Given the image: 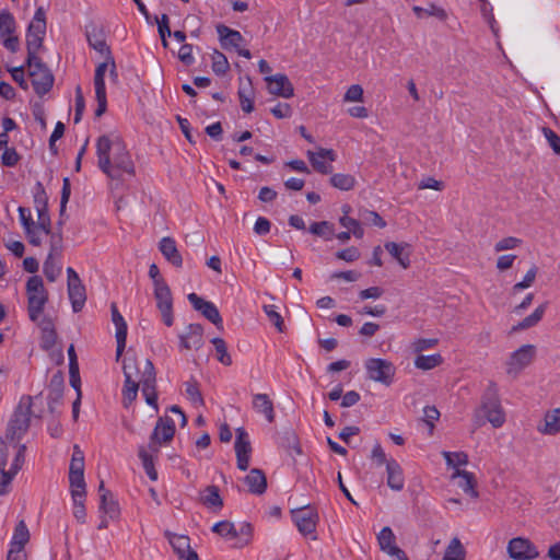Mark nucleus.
<instances>
[{
	"mask_svg": "<svg viewBox=\"0 0 560 560\" xmlns=\"http://www.w3.org/2000/svg\"><path fill=\"white\" fill-rule=\"evenodd\" d=\"M211 343L214 347L217 360L223 365L230 366L232 364V358L228 352L225 341L222 338L215 337L211 339Z\"/></svg>",
	"mask_w": 560,
	"mask_h": 560,
	"instance_id": "obj_48",
	"label": "nucleus"
},
{
	"mask_svg": "<svg viewBox=\"0 0 560 560\" xmlns=\"http://www.w3.org/2000/svg\"><path fill=\"white\" fill-rule=\"evenodd\" d=\"M138 455L142 462L145 474L152 481H155L158 479V471L154 468V456L143 447H140Z\"/></svg>",
	"mask_w": 560,
	"mask_h": 560,
	"instance_id": "obj_49",
	"label": "nucleus"
},
{
	"mask_svg": "<svg viewBox=\"0 0 560 560\" xmlns=\"http://www.w3.org/2000/svg\"><path fill=\"white\" fill-rule=\"evenodd\" d=\"M43 38H44L43 35L26 33L27 59L35 60V58H39L37 56V51L42 47Z\"/></svg>",
	"mask_w": 560,
	"mask_h": 560,
	"instance_id": "obj_55",
	"label": "nucleus"
},
{
	"mask_svg": "<svg viewBox=\"0 0 560 560\" xmlns=\"http://www.w3.org/2000/svg\"><path fill=\"white\" fill-rule=\"evenodd\" d=\"M248 490L254 494H262L267 488L265 474L257 468L252 469L244 479Z\"/></svg>",
	"mask_w": 560,
	"mask_h": 560,
	"instance_id": "obj_30",
	"label": "nucleus"
},
{
	"mask_svg": "<svg viewBox=\"0 0 560 560\" xmlns=\"http://www.w3.org/2000/svg\"><path fill=\"white\" fill-rule=\"evenodd\" d=\"M438 342L439 340L436 338H419L412 341L411 348L415 353H420L434 348Z\"/></svg>",
	"mask_w": 560,
	"mask_h": 560,
	"instance_id": "obj_63",
	"label": "nucleus"
},
{
	"mask_svg": "<svg viewBox=\"0 0 560 560\" xmlns=\"http://www.w3.org/2000/svg\"><path fill=\"white\" fill-rule=\"evenodd\" d=\"M86 38L90 47H92L94 50L102 55L110 56L109 48L107 47L104 36L101 32L93 28V31L86 33Z\"/></svg>",
	"mask_w": 560,
	"mask_h": 560,
	"instance_id": "obj_38",
	"label": "nucleus"
},
{
	"mask_svg": "<svg viewBox=\"0 0 560 560\" xmlns=\"http://www.w3.org/2000/svg\"><path fill=\"white\" fill-rule=\"evenodd\" d=\"M63 377L60 373L52 375L48 386V408L51 412L60 404L63 394Z\"/></svg>",
	"mask_w": 560,
	"mask_h": 560,
	"instance_id": "obj_24",
	"label": "nucleus"
},
{
	"mask_svg": "<svg viewBox=\"0 0 560 560\" xmlns=\"http://www.w3.org/2000/svg\"><path fill=\"white\" fill-rule=\"evenodd\" d=\"M442 456L445 459L447 468L464 467L468 464V455L465 452L443 451Z\"/></svg>",
	"mask_w": 560,
	"mask_h": 560,
	"instance_id": "obj_45",
	"label": "nucleus"
},
{
	"mask_svg": "<svg viewBox=\"0 0 560 560\" xmlns=\"http://www.w3.org/2000/svg\"><path fill=\"white\" fill-rule=\"evenodd\" d=\"M307 158L317 172L329 174L332 172L331 163L336 160V153L331 149H318V151H307Z\"/></svg>",
	"mask_w": 560,
	"mask_h": 560,
	"instance_id": "obj_16",
	"label": "nucleus"
},
{
	"mask_svg": "<svg viewBox=\"0 0 560 560\" xmlns=\"http://www.w3.org/2000/svg\"><path fill=\"white\" fill-rule=\"evenodd\" d=\"M211 61L212 71L218 75L225 74L230 68L228 58L217 49L211 55Z\"/></svg>",
	"mask_w": 560,
	"mask_h": 560,
	"instance_id": "obj_52",
	"label": "nucleus"
},
{
	"mask_svg": "<svg viewBox=\"0 0 560 560\" xmlns=\"http://www.w3.org/2000/svg\"><path fill=\"white\" fill-rule=\"evenodd\" d=\"M238 100L243 112L249 114L254 110V96L255 91L253 86L252 79L246 77L244 79H240L238 86Z\"/></svg>",
	"mask_w": 560,
	"mask_h": 560,
	"instance_id": "obj_21",
	"label": "nucleus"
},
{
	"mask_svg": "<svg viewBox=\"0 0 560 560\" xmlns=\"http://www.w3.org/2000/svg\"><path fill=\"white\" fill-rule=\"evenodd\" d=\"M69 472L80 474L84 472V454L78 445L73 447V454L70 462Z\"/></svg>",
	"mask_w": 560,
	"mask_h": 560,
	"instance_id": "obj_58",
	"label": "nucleus"
},
{
	"mask_svg": "<svg viewBox=\"0 0 560 560\" xmlns=\"http://www.w3.org/2000/svg\"><path fill=\"white\" fill-rule=\"evenodd\" d=\"M159 248L168 262L175 267H182L183 258L177 249L176 242L172 237H163L160 241Z\"/></svg>",
	"mask_w": 560,
	"mask_h": 560,
	"instance_id": "obj_27",
	"label": "nucleus"
},
{
	"mask_svg": "<svg viewBox=\"0 0 560 560\" xmlns=\"http://www.w3.org/2000/svg\"><path fill=\"white\" fill-rule=\"evenodd\" d=\"M387 486L394 491H400L405 487V477L399 463L390 458L386 466Z\"/></svg>",
	"mask_w": 560,
	"mask_h": 560,
	"instance_id": "obj_23",
	"label": "nucleus"
},
{
	"mask_svg": "<svg viewBox=\"0 0 560 560\" xmlns=\"http://www.w3.org/2000/svg\"><path fill=\"white\" fill-rule=\"evenodd\" d=\"M212 532L232 541L233 547L243 548L252 541L253 527L249 523H241L237 527L229 521H221L212 526Z\"/></svg>",
	"mask_w": 560,
	"mask_h": 560,
	"instance_id": "obj_5",
	"label": "nucleus"
},
{
	"mask_svg": "<svg viewBox=\"0 0 560 560\" xmlns=\"http://www.w3.org/2000/svg\"><path fill=\"white\" fill-rule=\"evenodd\" d=\"M188 301L195 310L200 312L208 320L214 324L218 328H223V320L218 307L209 301H205L196 293L188 294Z\"/></svg>",
	"mask_w": 560,
	"mask_h": 560,
	"instance_id": "obj_14",
	"label": "nucleus"
},
{
	"mask_svg": "<svg viewBox=\"0 0 560 560\" xmlns=\"http://www.w3.org/2000/svg\"><path fill=\"white\" fill-rule=\"evenodd\" d=\"M147 372L145 378L143 380V387H141L142 396L145 402L151 406L156 412L158 406V394L155 390L156 373L153 364L145 363Z\"/></svg>",
	"mask_w": 560,
	"mask_h": 560,
	"instance_id": "obj_17",
	"label": "nucleus"
},
{
	"mask_svg": "<svg viewBox=\"0 0 560 560\" xmlns=\"http://www.w3.org/2000/svg\"><path fill=\"white\" fill-rule=\"evenodd\" d=\"M201 501L208 508L221 509L223 505V501L219 493V488L217 486H208L201 492Z\"/></svg>",
	"mask_w": 560,
	"mask_h": 560,
	"instance_id": "obj_39",
	"label": "nucleus"
},
{
	"mask_svg": "<svg viewBox=\"0 0 560 560\" xmlns=\"http://www.w3.org/2000/svg\"><path fill=\"white\" fill-rule=\"evenodd\" d=\"M262 310L269 322L277 328V330L280 332L284 331L283 318L277 311V306L272 304L264 305Z\"/></svg>",
	"mask_w": 560,
	"mask_h": 560,
	"instance_id": "obj_56",
	"label": "nucleus"
},
{
	"mask_svg": "<svg viewBox=\"0 0 560 560\" xmlns=\"http://www.w3.org/2000/svg\"><path fill=\"white\" fill-rule=\"evenodd\" d=\"M180 347L187 350H198L203 346V328L200 324H190L186 331L179 335Z\"/></svg>",
	"mask_w": 560,
	"mask_h": 560,
	"instance_id": "obj_19",
	"label": "nucleus"
},
{
	"mask_svg": "<svg viewBox=\"0 0 560 560\" xmlns=\"http://www.w3.org/2000/svg\"><path fill=\"white\" fill-rule=\"evenodd\" d=\"M292 520L299 532L311 539H316L318 513L311 506H304L291 511Z\"/></svg>",
	"mask_w": 560,
	"mask_h": 560,
	"instance_id": "obj_9",
	"label": "nucleus"
},
{
	"mask_svg": "<svg viewBox=\"0 0 560 560\" xmlns=\"http://www.w3.org/2000/svg\"><path fill=\"white\" fill-rule=\"evenodd\" d=\"M25 290L28 317L32 322L36 323L42 318L45 305L48 302V292L45 289L43 279L38 276L28 278Z\"/></svg>",
	"mask_w": 560,
	"mask_h": 560,
	"instance_id": "obj_4",
	"label": "nucleus"
},
{
	"mask_svg": "<svg viewBox=\"0 0 560 560\" xmlns=\"http://www.w3.org/2000/svg\"><path fill=\"white\" fill-rule=\"evenodd\" d=\"M486 422H489L495 429L501 428L505 422V412L495 389H489L482 396L481 405L474 413V423L477 428Z\"/></svg>",
	"mask_w": 560,
	"mask_h": 560,
	"instance_id": "obj_3",
	"label": "nucleus"
},
{
	"mask_svg": "<svg viewBox=\"0 0 560 560\" xmlns=\"http://www.w3.org/2000/svg\"><path fill=\"white\" fill-rule=\"evenodd\" d=\"M366 375L371 381L389 386L395 377L396 368L385 359L370 358L364 362Z\"/></svg>",
	"mask_w": 560,
	"mask_h": 560,
	"instance_id": "obj_8",
	"label": "nucleus"
},
{
	"mask_svg": "<svg viewBox=\"0 0 560 560\" xmlns=\"http://www.w3.org/2000/svg\"><path fill=\"white\" fill-rule=\"evenodd\" d=\"M154 298L159 310L173 306L172 293L166 282L154 285Z\"/></svg>",
	"mask_w": 560,
	"mask_h": 560,
	"instance_id": "obj_37",
	"label": "nucleus"
},
{
	"mask_svg": "<svg viewBox=\"0 0 560 560\" xmlns=\"http://www.w3.org/2000/svg\"><path fill=\"white\" fill-rule=\"evenodd\" d=\"M175 430L172 418L160 417L150 436L149 448L158 453L162 445H166L173 440Z\"/></svg>",
	"mask_w": 560,
	"mask_h": 560,
	"instance_id": "obj_10",
	"label": "nucleus"
},
{
	"mask_svg": "<svg viewBox=\"0 0 560 560\" xmlns=\"http://www.w3.org/2000/svg\"><path fill=\"white\" fill-rule=\"evenodd\" d=\"M153 364L149 359L138 360L136 357H127L122 362L125 384L122 387V404L128 408L137 398L139 387H143L147 366Z\"/></svg>",
	"mask_w": 560,
	"mask_h": 560,
	"instance_id": "obj_2",
	"label": "nucleus"
},
{
	"mask_svg": "<svg viewBox=\"0 0 560 560\" xmlns=\"http://www.w3.org/2000/svg\"><path fill=\"white\" fill-rule=\"evenodd\" d=\"M415 366L422 371H429L443 363V358L440 353L430 355L420 354L415 359Z\"/></svg>",
	"mask_w": 560,
	"mask_h": 560,
	"instance_id": "obj_40",
	"label": "nucleus"
},
{
	"mask_svg": "<svg viewBox=\"0 0 560 560\" xmlns=\"http://www.w3.org/2000/svg\"><path fill=\"white\" fill-rule=\"evenodd\" d=\"M537 271H538L537 267L532 266V268L524 276L523 280L513 285V288H512L513 293H517L525 289L530 288L533 285V283L535 282Z\"/></svg>",
	"mask_w": 560,
	"mask_h": 560,
	"instance_id": "obj_59",
	"label": "nucleus"
},
{
	"mask_svg": "<svg viewBox=\"0 0 560 560\" xmlns=\"http://www.w3.org/2000/svg\"><path fill=\"white\" fill-rule=\"evenodd\" d=\"M253 408L256 412L264 415L269 423L275 421L273 404L267 394H255L253 396Z\"/></svg>",
	"mask_w": 560,
	"mask_h": 560,
	"instance_id": "obj_29",
	"label": "nucleus"
},
{
	"mask_svg": "<svg viewBox=\"0 0 560 560\" xmlns=\"http://www.w3.org/2000/svg\"><path fill=\"white\" fill-rule=\"evenodd\" d=\"M60 259L61 258H56V257L47 256V258H46V260L44 262L43 271H44V275L47 278V280L50 281V282H55L56 279L61 273V262H60Z\"/></svg>",
	"mask_w": 560,
	"mask_h": 560,
	"instance_id": "obj_43",
	"label": "nucleus"
},
{
	"mask_svg": "<svg viewBox=\"0 0 560 560\" xmlns=\"http://www.w3.org/2000/svg\"><path fill=\"white\" fill-rule=\"evenodd\" d=\"M217 32L220 37L221 46L224 49H238L244 40L242 34L238 31L231 30L230 27L222 24L217 26Z\"/></svg>",
	"mask_w": 560,
	"mask_h": 560,
	"instance_id": "obj_25",
	"label": "nucleus"
},
{
	"mask_svg": "<svg viewBox=\"0 0 560 560\" xmlns=\"http://www.w3.org/2000/svg\"><path fill=\"white\" fill-rule=\"evenodd\" d=\"M30 540V532L24 521H20L15 528L10 542V547L24 550L25 545Z\"/></svg>",
	"mask_w": 560,
	"mask_h": 560,
	"instance_id": "obj_35",
	"label": "nucleus"
},
{
	"mask_svg": "<svg viewBox=\"0 0 560 560\" xmlns=\"http://www.w3.org/2000/svg\"><path fill=\"white\" fill-rule=\"evenodd\" d=\"M9 458V448L0 443V495H5L11 491L14 475L7 468Z\"/></svg>",
	"mask_w": 560,
	"mask_h": 560,
	"instance_id": "obj_20",
	"label": "nucleus"
},
{
	"mask_svg": "<svg viewBox=\"0 0 560 560\" xmlns=\"http://www.w3.org/2000/svg\"><path fill=\"white\" fill-rule=\"evenodd\" d=\"M542 133L552 151L560 155V137L558 133L548 127L542 128Z\"/></svg>",
	"mask_w": 560,
	"mask_h": 560,
	"instance_id": "obj_64",
	"label": "nucleus"
},
{
	"mask_svg": "<svg viewBox=\"0 0 560 560\" xmlns=\"http://www.w3.org/2000/svg\"><path fill=\"white\" fill-rule=\"evenodd\" d=\"M101 493V510L112 520L116 518L119 514V508L116 500L113 498L110 491L106 490L104 482L100 483Z\"/></svg>",
	"mask_w": 560,
	"mask_h": 560,
	"instance_id": "obj_31",
	"label": "nucleus"
},
{
	"mask_svg": "<svg viewBox=\"0 0 560 560\" xmlns=\"http://www.w3.org/2000/svg\"><path fill=\"white\" fill-rule=\"evenodd\" d=\"M235 453L237 468L246 470L249 466L252 446L247 432L243 428L236 430Z\"/></svg>",
	"mask_w": 560,
	"mask_h": 560,
	"instance_id": "obj_15",
	"label": "nucleus"
},
{
	"mask_svg": "<svg viewBox=\"0 0 560 560\" xmlns=\"http://www.w3.org/2000/svg\"><path fill=\"white\" fill-rule=\"evenodd\" d=\"M355 183L357 180L354 176L350 174L337 173L330 177V184L335 188L345 191L351 190L354 187Z\"/></svg>",
	"mask_w": 560,
	"mask_h": 560,
	"instance_id": "obj_46",
	"label": "nucleus"
},
{
	"mask_svg": "<svg viewBox=\"0 0 560 560\" xmlns=\"http://www.w3.org/2000/svg\"><path fill=\"white\" fill-rule=\"evenodd\" d=\"M16 28V23L14 16L9 11L0 12V36L4 38V36L14 34Z\"/></svg>",
	"mask_w": 560,
	"mask_h": 560,
	"instance_id": "obj_50",
	"label": "nucleus"
},
{
	"mask_svg": "<svg viewBox=\"0 0 560 560\" xmlns=\"http://www.w3.org/2000/svg\"><path fill=\"white\" fill-rule=\"evenodd\" d=\"M112 320L116 327V334H115L116 342H117L116 357L118 360L122 355L125 348H126L128 327H127V324H126L124 317L119 313L116 304H112Z\"/></svg>",
	"mask_w": 560,
	"mask_h": 560,
	"instance_id": "obj_18",
	"label": "nucleus"
},
{
	"mask_svg": "<svg viewBox=\"0 0 560 560\" xmlns=\"http://www.w3.org/2000/svg\"><path fill=\"white\" fill-rule=\"evenodd\" d=\"M69 482L71 489V497H77V494L85 495V480L84 472L72 474L69 472Z\"/></svg>",
	"mask_w": 560,
	"mask_h": 560,
	"instance_id": "obj_54",
	"label": "nucleus"
},
{
	"mask_svg": "<svg viewBox=\"0 0 560 560\" xmlns=\"http://www.w3.org/2000/svg\"><path fill=\"white\" fill-rule=\"evenodd\" d=\"M68 295H69V300L71 302L73 312L74 313L80 312L83 308L85 301H86L84 285H80V287L73 285V288L68 289Z\"/></svg>",
	"mask_w": 560,
	"mask_h": 560,
	"instance_id": "obj_42",
	"label": "nucleus"
},
{
	"mask_svg": "<svg viewBox=\"0 0 560 560\" xmlns=\"http://www.w3.org/2000/svg\"><path fill=\"white\" fill-rule=\"evenodd\" d=\"M165 536L168 539V542L171 544L173 550L178 557H183L191 550L190 548V539L186 535H177L173 534L171 532H165Z\"/></svg>",
	"mask_w": 560,
	"mask_h": 560,
	"instance_id": "obj_34",
	"label": "nucleus"
},
{
	"mask_svg": "<svg viewBox=\"0 0 560 560\" xmlns=\"http://www.w3.org/2000/svg\"><path fill=\"white\" fill-rule=\"evenodd\" d=\"M37 323L42 332L40 347L44 350H50L55 346L57 340V334L54 324L48 318H40Z\"/></svg>",
	"mask_w": 560,
	"mask_h": 560,
	"instance_id": "obj_28",
	"label": "nucleus"
},
{
	"mask_svg": "<svg viewBox=\"0 0 560 560\" xmlns=\"http://www.w3.org/2000/svg\"><path fill=\"white\" fill-rule=\"evenodd\" d=\"M385 249L398 261V264L407 269L410 266V245L407 243H385Z\"/></svg>",
	"mask_w": 560,
	"mask_h": 560,
	"instance_id": "obj_26",
	"label": "nucleus"
},
{
	"mask_svg": "<svg viewBox=\"0 0 560 560\" xmlns=\"http://www.w3.org/2000/svg\"><path fill=\"white\" fill-rule=\"evenodd\" d=\"M310 232L314 235L324 237L329 241L332 238L335 229L334 225L328 221L314 222L310 226Z\"/></svg>",
	"mask_w": 560,
	"mask_h": 560,
	"instance_id": "obj_51",
	"label": "nucleus"
},
{
	"mask_svg": "<svg viewBox=\"0 0 560 560\" xmlns=\"http://www.w3.org/2000/svg\"><path fill=\"white\" fill-rule=\"evenodd\" d=\"M506 552L513 560H534L538 558L537 547L525 537H514L506 546Z\"/></svg>",
	"mask_w": 560,
	"mask_h": 560,
	"instance_id": "obj_11",
	"label": "nucleus"
},
{
	"mask_svg": "<svg viewBox=\"0 0 560 560\" xmlns=\"http://www.w3.org/2000/svg\"><path fill=\"white\" fill-rule=\"evenodd\" d=\"M547 306L548 302H544L538 305L530 315L526 316L517 325L513 326L512 331L526 330L538 325L546 313Z\"/></svg>",
	"mask_w": 560,
	"mask_h": 560,
	"instance_id": "obj_32",
	"label": "nucleus"
},
{
	"mask_svg": "<svg viewBox=\"0 0 560 560\" xmlns=\"http://www.w3.org/2000/svg\"><path fill=\"white\" fill-rule=\"evenodd\" d=\"M28 75L34 91L42 96L50 91L54 84V75L39 58L27 59Z\"/></svg>",
	"mask_w": 560,
	"mask_h": 560,
	"instance_id": "obj_7",
	"label": "nucleus"
},
{
	"mask_svg": "<svg viewBox=\"0 0 560 560\" xmlns=\"http://www.w3.org/2000/svg\"><path fill=\"white\" fill-rule=\"evenodd\" d=\"M537 348L534 345H523L506 358L504 366L508 376L515 380L535 360Z\"/></svg>",
	"mask_w": 560,
	"mask_h": 560,
	"instance_id": "obj_6",
	"label": "nucleus"
},
{
	"mask_svg": "<svg viewBox=\"0 0 560 560\" xmlns=\"http://www.w3.org/2000/svg\"><path fill=\"white\" fill-rule=\"evenodd\" d=\"M521 244H522L521 238H517L514 236H508V237H504L495 243L494 250L497 253L510 250V249H514V248L518 247Z\"/></svg>",
	"mask_w": 560,
	"mask_h": 560,
	"instance_id": "obj_62",
	"label": "nucleus"
},
{
	"mask_svg": "<svg viewBox=\"0 0 560 560\" xmlns=\"http://www.w3.org/2000/svg\"><path fill=\"white\" fill-rule=\"evenodd\" d=\"M339 223L343 228L348 229L347 232H350V235L352 234L357 238H362L363 237L364 230H363L361 223L358 220H355L353 218H350L349 215H342L339 219Z\"/></svg>",
	"mask_w": 560,
	"mask_h": 560,
	"instance_id": "obj_53",
	"label": "nucleus"
},
{
	"mask_svg": "<svg viewBox=\"0 0 560 560\" xmlns=\"http://www.w3.org/2000/svg\"><path fill=\"white\" fill-rule=\"evenodd\" d=\"M466 551L457 537H454L445 552L442 560H465Z\"/></svg>",
	"mask_w": 560,
	"mask_h": 560,
	"instance_id": "obj_44",
	"label": "nucleus"
},
{
	"mask_svg": "<svg viewBox=\"0 0 560 560\" xmlns=\"http://www.w3.org/2000/svg\"><path fill=\"white\" fill-rule=\"evenodd\" d=\"M30 418L26 413L16 412L9 424V432L12 439H20L28 429Z\"/></svg>",
	"mask_w": 560,
	"mask_h": 560,
	"instance_id": "obj_36",
	"label": "nucleus"
},
{
	"mask_svg": "<svg viewBox=\"0 0 560 560\" xmlns=\"http://www.w3.org/2000/svg\"><path fill=\"white\" fill-rule=\"evenodd\" d=\"M377 540L381 550L386 552L388 556H392L395 552H399V550H401L396 546V537L392 528L388 526L382 528V530L377 535Z\"/></svg>",
	"mask_w": 560,
	"mask_h": 560,
	"instance_id": "obj_33",
	"label": "nucleus"
},
{
	"mask_svg": "<svg viewBox=\"0 0 560 560\" xmlns=\"http://www.w3.org/2000/svg\"><path fill=\"white\" fill-rule=\"evenodd\" d=\"M412 11L415 14L421 19L423 16H435L436 19L441 21H445L447 19V12L433 3L429 4L427 8L415 5L412 8Z\"/></svg>",
	"mask_w": 560,
	"mask_h": 560,
	"instance_id": "obj_41",
	"label": "nucleus"
},
{
	"mask_svg": "<svg viewBox=\"0 0 560 560\" xmlns=\"http://www.w3.org/2000/svg\"><path fill=\"white\" fill-rule=\"evenodd\" d=\"M185 393L188 399L196 406L203 405V398L196 381L185 383Z\"/></svg>",
	"mask_w": 560,
	"mask_h": 560,
	"instance_id": "obj_57",
	"label": "nucleus"
},
{
	"mask_svg": "<svg viewBox=\"0 0 560 560\" xmlns=\"http://www.w3.org/2000/svg\"><path fill=\"white\" fill-rule=\"evenodd\" d=\"M37 211V228L42 230V232L46 235L50 234L51 222L48 214V208L44 209L35 208Z\"/></svg>",
	"mask_w": 560,
	"mask_h": 560,
	"instance_id": "obj_61",
	"label": "nucleus"
},
{
	"mask_svg": "<svg viewBox=\"0 0 560 560\" xmlns=\"http://www.w3.org/2000/svg\"><path fill=\"white\" fill-rule=\"evenodd\" d=\"M267 90L270 94L283 98H290L294 95V88L289 78L283 73L265 77Z\"/></svg>",
	"mask_w": 560,
	"mask_h": 560,
	"instance_id": "obj_13",
	"label": "nucleus"
},
{
	"mask_svg": "<svg viewBox=\"0 0 560 560\" xmlns=\"http://www.w3.org/2000/svg\"><path fill=\"white\" fill-rule=\"evenodd\" d=\"M97 166L112 179H119L124 174L132 175L135 165L130 153L116 132L103 135L96 140Z\"/></svg>",
	"mask_w": 560,
	"mask_h": 560,
	"instance_id": "obj_1",
	"label": "nucleus"
},
{
	"mask_svg": "<svg viewBox=\"0 0 560 560\" xmlns=\"http://www.w3.org/2000/svg\"><path fill=\"white\" fill-rule=\"evenodd\" d=\"M537 431L545 435L560 433V407L545 413L544 420L537 425Z\"/></svg>",
	"mask_w": 560,
	"mask_h": 560,
	"instance_id": "obj_22",
	"label": "nucleus"
},
{
	"mask_svg": "<svg viewBox=\"0 0 560 560\" xmlns=\"http://www.w3.org/2000/svg\"><path fill=\"white\" fill-rule=\"evenodd\" d=\"M457 480V486L464 491V493L472 499H477L479 497V493L476 490L477 481L472 472L464 474L463 478Z\"/></svg>",
	"mask_w": 560,
	"mask_h": 560,
	"instance_id": "obj_47",
	"label": "nucleus"
},
{
	"mask_svg": "<svg viewBox=\"0 0 560 560\" xmlns=\"http://www.w3.org/2000/svg\"><path fill=\"white\" fill-rule=\"evenodd\" d=\"M73 501V516L80 523H85L86 520V511L84 506L85 495L77 494V497H72Z\"/></svg>",
	"mask_w": 560,
	"mask_h": 560,
	"instance_id": "obj_60",
	"label": "nucleus"
},
{
	"mask_svg": "<svg viewBox=\"0 0 560 560\" xmlns=\"http://www.w3.org/2000/svg\"><path fill=\"white\" fill-rule=\"evenodd\" d=\"M109 60L108 56H106V60L100 63L95 69L94 74V89H95V98L97 102V108L95 110V116L101 117L107 108V96H106V88H105V73L108 71Z\"/></svg>",
	"mask_w": 560,
	"mask_h": 560,
	"instance_id": "obj_12",
	"label": "nucleus"
}]
</instances>
